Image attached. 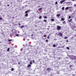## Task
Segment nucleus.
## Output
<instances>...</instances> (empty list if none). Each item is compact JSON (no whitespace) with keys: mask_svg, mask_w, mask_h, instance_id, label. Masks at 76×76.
<instances>
[{"mask_svg":"<svg viewBox=\"0 0 76 76\" xmlns=\"http://www.w3.org/2000/svg\"><path fill=\"white\" fill-rule=\"evenodd\" d=\"M11 31L12 32L13 35L16 34H17V31H16V29H13Z\"/></svg>","mask_w":76,"mask_h":76,"instance_id":"1","label":"nucleus"},{"mask_svg":"<svg viewBox=\"0 0 76 76\" xmlns=\"http://www.w3.org/2000/svg\"><path fill=\"white\" fill-rule=\"evenodd\" d=\"M61 27L60 26H57L56 29H57V30H60V29H61Z\"/></svg>","mask_w":76,"mask_h":76,"instance_id":"2","label":"nucleus"},{"mask_svg":"<svg viewBox=\"0 0 76 76\" xmlns=\"http://www.w3.org/2000/svg\"><path fill=\"white\" fill-rule=\"evenodd\" d=\"M30 10H28L27 11H25V13H29L30 12Z\"/></svg>","mask_w":76,"mask_h":76,"instance_id":"3","label":"nucleus"},{"mask_svg":"<svg viewBox=\"0 0 76 76\" xmlns=\"http://www.w3.org/2000/svg\"><path fill=\"white\" fill-rule=\"evenodd\" d=\"M59 35L61 36V37H63V34L61 33L60 32L59 34H58V35L59 36Z\"/></svg>","mask_w":76,"mask_h":76,"instance_id":"4","label":"nucleus"},{"mask_svg":"<svg viewBox=\"0 0 76 76\" xmlns=\"http://www.w3.org/2000/svg\"><path fill=\"white\" fill-rule=\"evenodd\" d=\"M48 72H50L51 70V68H48L46 70Z\"/></svg>","mask_w":76,"mask_h":76,"instance_id":"5","label":"nucleus"},{"mask_svg":"<svg viewBox=\"0 0 76 76\" xmlns=\"http://www.w3.org/2000/svg\"><path fill=\"white\" fill-rule=\"evenodd\" d=\"M13 35H15V36H16V37H19V34H15Z\"/></svg>","mask_w":76,"mask_h":76,"instance_id":"6","label":"nucleus"},{"mask_svg":"<svg viewBox=\"0 0 76 76\" xmlns=\"http://www.w3.org/2000/svg\"><path fill=\"white\" fill-rule=\"evenodd\" d=\"M27 67H31V65H30V64H28V65Z\"/></svg>","mask_w":76,"mask_h":76,"instance_id":"7","label":"nucleus"},{"mask_svg":"<svg viewBox=\"0 0 76 76\" xmlns=\"http://www.w3.org/2000/svg\"><path fill=\"white\" fill-rule=\"evenodd\" d=\"M25 16H26V17H27V16H28V14L27 13H26L25 15Z\"/></svg>","mask_w":76,"mask_h":76,"instance_id":"8","label":"nucleus"},{"mask_svg":"<svg viewBox=\"0 0 76 76\" xmlns=\"http://www.w3.org/2000/svg\"><path fill=\"white\" fill-rule=\"evenodd\" d=\"M29 63H30V64L31 65L32 64V61H30V62Z\"/></svg>","mask_w":76,"mask_h":76,"instance_id":"9","label":"nucleus"},{"mask_svg":"<svg viewBox=\"0 0 76 76\" xmlns=\"http://www.w3.org/2000/svg\"><path fill=\"white\" fill-rule=\"evenodd\" d=\"M72 20V19H70V20H69L68 21L69 22H70Z\"/></svg>","mask_w":76,"mask_h":76,"instance_id":"10","label":"nucleus"},{"mask_svg":"<svg viewBox=\"0 0 76 76\" xmlns=\"http://www.w3.org/2000/svg\"><path fill=\"white\" fill-rule=\"evenodd\" d=\"M61 20H62V21H64V19L63 18H62L61 19Z\"/></svg>","mask_w":76,"mask_h":76,"instance_id":"11","label":"nucleus"},{"mask_svg":"<svg viewBox=\"0 0 76 76\" xmlns=\"http://www.w3.org/2000/svg\"><path fill=\"white\" fill-rule=\"evenodd\" d=\"M60 16V14H58L56 16H57V17H59V16Z\"/></svg>","mask_w":76,"mask_h":76,"instance_id":"12","label":"nucleus"},{"mask_svg":"<svg viewBox=\"0 0 76 76\" xmlns=\"http://www.w3.org/2000/svg\"><path fill=\"white\" fill-rule=\"evenodd\" d=\"M64 2L63 0L61 1H60V3L61 4H62Z\"/></svg>","mask_w":76,"mask_h":76,"instance_id":"13","label":"nucleus"},{"mask_svg":"<svg viewBox=\"0 0 76 76\" xmlns=\"http://www.w3.org/2000/svg\"><path fill=\"white\" fill-rule=\"evenodd\" d=\"M51 20L52 21V22H54V19H51Z\"/></svg>","mask_w":76,"mask_h":76,"instance_id":"14","label":"nucleus"},{"mask_svg":"<svg viewBox=\"0 0 76 76\" xmlns=\"http://www.w3.org/2000/svg\"><path fill=\"white\" fill-rule=\"evenodd\" d=\"M65 10H67L68 9H69V8L68 7H66V8H65Z\"/></svg>","mask_w":76,"mask_h":76,"instance_id":"15","label":"nucleus"},{"mask_svg":"<svg viewBox=\"0 0 76 76\" xmlns=\"http://www.w3.org/2000/svg\"><path fill=\"white\" fill-rule=\"evenodd\" d=\"M20 27L21 28H23V27H24V26H20Z\"/></svg>","mask_w":76,"mask_h":76,"instance_id":"16","label":"nucleus"},{"mask_svg":"<svg viewBox=\"0 0 76 76\" xmlns=\"http://www.w3.org/2000/svg\"><path fill=\"white\" fill-rule=\"evenodd\" d=\"M53 47H56V45L55 44H54V45H53Z\"/></svg>","mask_w":76,"mask_h":76,"instance_id":"17","label":"nucleus"},{"mask_svg":"<svg viewBox=\"0 0 76 76\" xmlns=\"http://www.w3.org/2000/svg\"><path fill=\"white\" fill-rule=\"evenodd\" d=\"M11 70L12 71H13L14 70V69L13 68H11Z\"/></svg>","mask_w":76,"mask_h":76,"instance_id":"18","label":"nucleus"},{"mask_svg":"<svg viewBox=\"0 0 76 76\" xmlns=\"http://www.w3.org/2000/svg\"><path fill=\"white\" fill-rule=\"evenodd\" d=\"M10 50V48H8L7 49V51H9V50Z\"/></svg>","mask_w":76,"mask_h":76,"instance_id":"19","label":"nucleus"},{"mask_svg":"<svg viewBox=\"0 0 76 76\" xmlns=\"http://www.w3.org/2000/svg\"><path fill=\"white\" fill-rule=\"evenodd\" d=\"M68 7V9H72V7Z\"/></svg>","mask_w":76,"mask_h":76,"instance_id":"20","label":"nucleus"},{"mask_svg":"<svg viewBox=\"0 0 76 76\" xmlns=\"http://www.w3.org/2000/svg\"><path fill=\"white\" fill-rule=\"evenodd\" d=\"M62 10H64V7H63L62 8Z\"/></svg>","mask_w":76,"mask_h":76,"instance_id":"21","label":"nucleus"},{"mask_svg":"<svg viewBox=\"0 0 76 76\" xmlns=\"http://www.w3.org/2000/svg\"><path fill=\"white\" fill-rule=\"evenodd\" d=\"M8 41V42H11V41H12V39H9Z\"/></svg>","mask_w":76,"mask_h":76,"instance_id":"22","label":"nucleus"},{"mask_svg":"<svg viewBox=\"0 0 76 76\" xmlns=\"http://www.w3.org/2000/svg\"><path fill=\"white\" fill-rule=\"evenodd\" d=\"M44 19H47V17L46 16H44Z\"/></svg>","mask_w":76,"mask_h":76,"instance_id":"23","label":"nucleus"},{"mask_svg":"<svg viewBox=\"0 0 76 76\" xmlns=\"http://www.w3.org/2000/svg\"><path fill=\"white\" fill-rule=\"evenodd\" d=\"M70 18H71V16H69L68 19H70Z\"/></svg>","mask_w":76,"mask_h":76,"instance_id":"24","label":"nucleus"},{"mask_svg":"<svg viewBox=\"0 0 76 76\" xmlns=\"http://www.w3.org/2000/svg\"><path fill=\"white\" fill-rule=\"evenodd\" d=\"M41 18H42V16H40L39 17V19H41Z\"/></svg>","mask_w":76,"mask_h":76,"instance_id":"25","label":"nucleus"},{"mask_svg":"<svg viewBox=\"0 0 76 76\" xmlns=\"http://www.w3.org/2000/svg\"><path fill=\"white\" fill-rule=\"evenodd\" d=\"M23 48H22L20 49V51H23Z\"/></svg>","mask_w":76,"mask_h":76,"instance_id":"26","label":"nucleus"},{"mask_svg":"<svg viewBox=\"0 0 76 76\" xmlns=\"http://www.w3.org/2000/svg\"><path fill=\"white\" fill-rule=\"evenodd\" d=\"M66 48L67 49V50H69V47H67Z\"/></svg>","mask_w":76,"mask_h":76,"instance_id":"27","label":"nucleus"},{"mask_svg":"<svg viewBox=\"0 0 76 76\" xmlns=\"http://www.w3.org/2000/svg\"><path fill=\"white\" fill-rule=\"evenodd\" d=\"M64 39H67V37H64Z\"/></svg>","mask_w":76,"mask_h":76,"instance_id":"28","label":"nucleus"},{"mask_svg":"<svg viewBox=\"0 0 76 76\" xmlns=\"http://www.w3.org/2000/svg\"><path fill=\"white\" fill-rule=\"evenodd\" d=\"M2 18L0 17V20H2Z\"/></svg>","mask_w":76,"mask_h":76,"instance_id":"29","label":"nucleus"},{"mask_svg":"<svg viewBox=\"0 0 76 76\" xmlns=\"http://www.w3.org/2000/svg\"><path fill=\"white\" fill-rule=\"evenodd\" d=\"M44 22H47V20H44Z\"/></svg>","mask_w":76,"mask_h":76,"instance_id":"30","label":"nucleus"},{"mask_svg":"<svg viewBox=\"0 0 76 76\" xmlns=\"http://www.w3.org/2000/svg\"><path fill=\"white\" fill-rule=\"evenodd\" d=\"M42 8H39V9H38V10H42Z\"/></svg>","mask_w":76,"mask_h":76,"instance_id":"31","label":"nucleus"},{"mask_svg":"<svg viewBox=\"0 0 76 76\" xmlns=\"http://www.w3.org/2000/svg\"><path fill=\"white\" fill-rule=\"evenodd\" d=\"M55 4H57L58 3H57V1H56L55 2Z\"/></svg>","mask_w":76,"mask_h":76,"instance_id":"32","label":"nucleus"},{"mask_svg":"<svg viewBox=\"0 0 76 76\" xmlns=\"http://www.w3.org/2000/svg\"><path fill=\"white\" fill-rule=\"evenodd\" d=\"M69 12H72V10H69Z\"/></svg>","mask_w":76,"mask_h":76,"instance_id":"33","label":"nucleus"},{"mask_svg":"<svg viewBox=\"0 0 76 76\" xmlns=\"http://www.w3.org/2000/svg\"><path fill=\"white\" fill-rule=\"evenodd\" d=\"M33 63H35V61H34V60H33Z\"/></svg>","mask_w":76,"mask_h":76,"instance_id":"34","label":"nucleus"},{"mask_svg":"<svg viewBox=\"0 0 76 76\" xmlns=\"http://www.w3.org/2000/svg\"><path fill=\"white\" fill-rule=\"evenodd\" d=\"M50 38V37H49V36H48V39H49Z\"/></svg>","mask_w":76,"mask_h":76,"instance_id":"35","label":"nucleus"},{"mask_svg":"<svg viewBox=\"0 0 76 76\" xmlns=\"http://www.w3.org/2000/svg\"><path fill=\"white\" fill-rule=\"evenodd\" d=\"M48 40H46V42H48Z\"/></svg>","mask_w":76,"mask_h":76,"instance_id":"36","label":"nucleus"},{"mask_svg":"<svg viewBox=\"0 0 76 76\" xmlns=\"http://www.w3.org/2000/svg\"><path fill=\"white\" fill-rule=\"evenodd\" d=\"M57 74H59V71H58V72H57Z\"/></svg>","mask_w":76,"mask_h":76,"instance_id":"37","label":"nucleus"},{"mask_svg":"<svg viewBox=\"0 0 76 76\" xmlns=\"http://www.w3.org/2000/svg\"><path fill=\"white\" fill-rule=\"evenodd\" d=\"M44 36L45 37H47V35L45 34Z\"/></svg>","mask_w":76,"mask_h":76,"instance_id":"38","label":"nucleus"},{"mask_svg":"<svg viewBox=\"0 0 76 76\" xmlns=\"http://www.w3.org/2000/svg\"><path fill=\"white\" fill-rule=\"evenodd\" d=\"M62 1H63V2H64V1H66V0H63Z\"/></svg>","mask_w":76,"mask_h":76,"instance_id":"39","label":"nucleus"},{"mask_svg":"<svg viewBox=\"0 0 76 76\" xmlns=\"http://www.w3.org/2000/svg\"><path fill=\"white\" fill-rule=\"evenodd\" d=\"M39 11V10H38V13H40V12H38V11Z\"/></svg>","mask_w":76,"mask_h":76,"instance_id":"40","label":"nucleus"},{"mask_svg":"<svg viewBox=\"0 0 76 76\" xmlns=\"http://www.w3.org/2000/svg\"><path fill=\"white\" fill-rule=\"evenodd\" d=\"M72 65H71L70 66H69V67H72Z\"/></svg>","mask_w":76,"mask_h":76,"instance_id":"41","label":"nucleus"},{"mask_svg":"<svg viewBox=\"0 0 76 76\" xmlns=\"http://www.w3.org/2000/svg\"><path fill=\"white\" fill-rule=\"evenodd\" d=\"M73 38H74V37H71V39H73Z\"/></svg>","mask_w":76,"mask_h":76,"instance_id":"42","label":"nucleus"},{"mask_svg":"<svg viewBox=\"0 0 76 76\" xmlns=\"http://www.w3.org/2000/svg\"><path fill=\"white\" fill-rule=\"evenodd\" d=\"M65 23V21H64V22H62L63 23Z\"/></svg>","mask_w":76,"mask_h":76,"instance_id":"43","label":"nucleus"},{"mask_svg":"<svg viewBox=\"0 0 76 76\" xmlns=\"http://www.w3.org/2000/svg\"><path fill=\"white\" fill-rule=\"evenodd\" d=\"M58 58V59H59V60H60V59H61V57Z\"/></svg>","mask_w":76,"mask_h":76,"instance_id":"44","label":"nucleus"},{"mask_svg":"<svg viewBox=\"0 0 76 76\" xmlns=\"http://www.w3.org/2000/svg\"><path fill=\"white\" fill-rule=\"evenodd\" d=\"M29 50V48L27 49V50Z\"/></svg>","mask_w":76,"mask_h":76,"instance_id":"45","label":"nucleus"},{"mask_svg":"<svg viewBox=\"0 0 76 76\" xmlns=\"http://www.w3.org/2000/svg\"><path fill=\"white\" fill-rule=\"evenodd\" d=\"M18 64H20V63L19 62V63H18Z\"/></svg>","mask_w":76,"mask_h":76,"instance_id":"46","label":"nucleus"},{"mask_svg":"<svg viewBox=\"0 0 76 76\" xmlns=\"http://www.w3.org/2000/svg\"><path fill=\"white\" fill-rule=\"evenodd\" d=\"M40 7V6H38V7Z\"/></svg>","mask_w":76,"mask_h":76,"instance_id":"47","label":"nucleus"},{"mask_svg":"<svg viewBox=\"0 0 76 76\" xmlns=\"http://www.w3.org/2000/svg\"><path fill=\"white\" fill-rule=\"evenodd\" d=\"M74 6H76V4H74Z\"/></svg>","mask_w":76,"mask_h":76,"instance_id":"48","label":"nucleus"},{"mask_svg":"<svg viewBox=\"0 0 76 76\" xmlns=\"http://www.w3.org/2000/svg\"><path fill=\"white\" fill-rule=\"evenodd\" d=\"M7 6H9V4H8L7 5Z\"/></svg>","mask_w":76,"mask_h":76,"instance_id":"49","label":"nucleus"},{"mask_svg":"<svg viewBox=\"0 0 76 76\" xmlns=\"http://www.w3.org/2000/svg\"><path fill=\"white\" fill-rule=\"evenodd\" d=\"M71 59L72 60H73V58H71Z\"/></svg>","mask_w":76,"mask_h":76,"instance_id":"50","label":"nucleus"},{"mask_svg":"<svg viewBox=\"0 0 76 76\" xmlns=\"http://www.w3.org/2000/svg\"><path fill=\"white\" fill-rule=\"evenodd\" d=\"M66 42H69V41H68V40H67V41H66Z\"/></svg>","mask_w":76,"mask_h":76,"instance_id":"51","label":"nucleus"},{"mask_svg":"<svg viewBox=\"0 0 76 76\" xmlns=\"http://www.w3.org/2000/svg\"><path fill=\"white\" fill-rule=\"evenodd\" d=\"M25 6H26V7L27 6V5H25Z\"/></svg>","mask_w":76,"mask_h":76,"instance_id":"52","label":"nucleus"},{"mask_svg":"<svg viewBox=\"0 0 76 76\" xmlns=\"http://www.w3.org/2000/svg\"><path fill=\"white\" fill-rule=\"evenodd\" d=\"M66 58H68V57H66Z\"/></svg>","mask_w":76,"mask_h":76,"instance_id":"53","label":"nucleus"},{"mask_svg":"<svg viewBox=\"0 0 76 76\" xmlns=\"http://www.w3.org/2000/svg\"><path fill=\"white\" fill-rule=\"evenodd\" d=\"M55 55H56L55 54H53V56H55Z\"/></svg>","mask_w":76,"mask_h":76,"instance_id":"54","label":"nucleus"},{"mask_svg":"<svg viewBox=\"0 0 76 76\" xmlns=\"http://www.w3.org/2000/svg\"><path fill=\"white\" fill-rule=\"evenodd\" d=\"M19 25H20L21 24L20 23H19Z\"/></svg>","mask_w":76,"mask_h":76,"instance_id":"55","label":"nucleus"},{"mask_svg":"<svg viewBox=\"0 0 76 76\" xmlns=\"http://www.w3.org/2000/svg\"><path fill=\"white\" fill-rule=\"evenodd\" d=\"M75 0H72V1H75Z\"/></svg>","mask_w":76,"mask_h":76,"instance_id":"56","label":"nucleus"},{"mask_svg":"<svg viewBox=\"0 0 76 76\" xmlns=\"http://www.w3.org/2000/svg\"><path fill=\"white\" fill-rule=\"evenodd\" d=\"M33 35H34V34H32V35H31V36H32Z\"/></svg>","mask_w":76,"mask_h":76,"instance_id":"57","label":"nucleus"},{"mask_svg":"<svg viewBox=\"0 0 76 76\" xmlns=\"http://www.w3.org/2000/svg\"><path fill=\"white\" fill-rule=\"evenodd\" d=\"M26 45H28L27 44H26Z\"/></svg>","mask_w":76,"mask_h":76,"instance_id":"58","label":"nucleus"},{"mask_svg":"<svg viewBox=\"0 0 76 76\" xmlns=\"http://www.w3.org/2000/svg\"><path fill=\"white\" fill-rule=\"evenodd\" d=\"M23 45V46H25V45Z\"/></svg>","mask_w":76,"mask_h":76,"instance_id":"59","label":"nucleus"},{"mask_svg":"<svg viewBox=\"0 0 76 76\" xmlns=\"http://www.w3.org/2000/svg\"><path fill=\"white\" fill-rule=\"evenodd\" d=\"M28 41H29V39H28Z\"/></svg>","mask_w":76,"mask_h":76,"instance_id":"60","label":"nucleus"},{"mask_svg":"<svg viewBox=\"0 0 76 76\" xmlns=\"http://www.w3.org/2000/svg\"><path fill=\"white\" fill-rule=\"evenodd\" d=\"M34 72H35V70H34Z\"/></svg>","mask_w":76,"mask_h":76,"instance_id":"61","label":"nucleus"},{"mask_svg":"<svg viewBox=\"0 0 76 76\" xmlns=\"http://www.w3.org/2000/svg\"><path fill=\"white\" fill-rule=\"evenodd\" d=\"M19 74H20V73H19Z\"/></svg>","mask_w":76,"mask_h":76,"instance_id":"62","label":"nucleus"},{"mask_svg":"<svg viewBox=\"0 0 76 76\" xmlns=\"http://www.w3.org/2000/svg\"><path fill=\"white\" fill-rule=\"evenodd\" d=\"M11 4H12V3H11Z\"/></svg>","mask_w":76,"mask_h":76,"instance_id":"63","label":"nucleus"},{"mask_svg":"<svg viewBox=\"0 0 76 76\" xmlns=\"http://www.w3.org/2000/svg\"><path fill=\"white\" fill-rule=\"evenodd\" d=\"M75 37H76V35L75 36Z\"/></svg>","mask_w":76,"mask_h":76,"instance_id":"64","label":"nucleus"}]
</instances>
